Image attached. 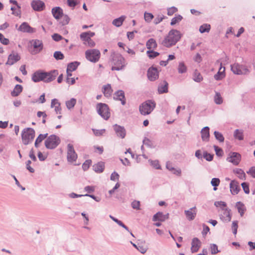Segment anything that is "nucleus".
<instances>
[{
	"instance_id": "20e7f679",
	"label": "nucleus",
	"mask_w": 255,
	"mask_h": 255,
	"mask_svg": "<svg viewBox=\"0 0 255 255\" xmlns=\"http://www.w3.org/2000/svg\"><path fill=\"white\" fill-rule=\"evenodd\" d=\"M95 34V33L94 32H85L81 33L80 37L85 46L92 48L96 45L95 41L91 39V37L94 36Z\"/></svg>"
},
{
	"instance_id": "79ce46f5",
	"label": "nucleus",
	"mask_w": 255,
	"mask_h": 255,
	"mask_svg": "<svg viewBox=\"0 0 255 255\" xmlns=\"http://www.w3.org/2000/svg\"><path fill=\"white\" fill-rule=\"evenodd\" d=\"M47 134H40L36 139L35 142V146L37 147L39 146V144L42 142V141L45 139L47 137Z\"/></svg>"
},
{
	"instance_id": "39448f33",
	"label": "nucleus",
	"mask_w": 255,
	"mask_h": 255,
	"mask_svg": "<svg viewBox=\"0 0 255 255\" xmlns=\"http://www.w3.org/2000/svg\"><path fill=\"white\" fill-rule=\"evenodd\" d=\"M155 107L154 102L148 100L140 105L139 109L140 114L145 116L150 114Z\"/></svg>"
},
{
	"instance_id": "c03bdc74",
	"label": "nucleus",
	"mask_w": 255,
	"mask_h": 255,
	"mask_svg": "<svg viewBox=\"0 0 255 255\" xmlns=\"http://www.w3.org/2000/svg\"><path fill=\"white\" fill-rule=\"evenodd\" d=\"M76 103V100L75 99H71L66 103V107L68 109H70L74 107Z\"/></svg>"
},
{
	"instance_id": "5fc2aeb1",
	"label": "nucleus",
	"mask_w": 255,
	"mask_h": 255,
	"mask_svg": "<svg viewBox=\"0 0 255 255\" xmlns=\"http://www.w3.org/2000/svg\"><path fill=\"white\" fill-rule=\"evenodd\" d=\"M60 18H62L61 22L62 25H66L69 22L70 18L67 15L63 14V16Z\"/></svg>"
},
{
	"instance_id": "393cba45",
	"label": "nucleus",
	"mask_w": 255,
	"mask_h": 255,
	"mask_svg": "<svg viewBox=\"0 0 255 255\" xmlns=\"http://www.w3.org/2000/svg\"><path fill=\"white\" fill-rule=\"evenodd\" d=\"M20 59V57L18 53H12L8 56L6 64L9 65H12L17 61H19Z\"/></svg>"
},
{
	"instance_id": "8fccbe9b",
	"label": "nucleus",
	"mask_w": 255,
	"mask_h": 255,
	"mask_svg": "<svg viewBox=\"0 0 255 255\" xmlns=\"http://www.w3.org/2000/svg\"><path fill=\"white\" fill-rule=\"evenodd\" d=\"M149 162L150 163V165L152 166L154 168L157 169H159L161 168V166L159 163V161L157 160H149Z\"/></svg>"
},
{
	"instance_id": "2eb2a0df",
	"label": "nucleus",
	"mask_w": 255,
	"mask_h": 255,
	"mask_svg": "<svg viewBox=\"0 0 255 255\" xmlns=\"http://www.w3.org/2000/svg\"><path fill=\"white\" fill-rule=\"evenodd\" d=\"M18 30L22 32H27L29 33L35 32V29L31 27L27 22H23L18 27Z\"/></svg>"
},
{
	"instance_id": "2f4dec72",
	"label": "nucleus",
	"mask_w": 255,
	"mask_h": 255,
	"mask_svg": "<svg viewBox=\"0 0 255 255\" xmlns=\"http://www.w3.org/2000/svg\"><path fill=\"white\" fill-rule=\"evenodd\" d=\"M93 170L97 173H101L104 171L105 168V164L103 162H99L95 164L93 166Z\"/></svg>"
},
{
	"instance_id": "0e129e2a",
	"label": "nucleus",
	"mask_w": 255,
	"mask_h": 255,
	"mask_svg": "<svg viewBox=\"0 0 255 255\" xmlns=\"http://www.w3.org/2000/svg\"><path fill=\"white\" fill-rule=\"evenodd\" d=\"M241 185L245 193L249 194L250 193V189L248 184L246 182H243L241 184Z\"/></svg>"
},
{
	"instance_id": "a18cd8bd",
	"label": "nucleus",
	"mask_w": 255,
	"mask_h": 255,
	"mask_svg": "<svg viewBox=\"0 0 255 255\" xmlns=\"http://www.w3.org/2000/svg\"><path fill=\"white\" fill-rule=\"evenodd\" d=\"M220 183V180L218 178H213L211 180V185L214 186V190H216L217 188L216 187L218 186Z\"/></svg>"
},
{
	"instance_id": "4d7b16f0",
	"label": "nucleus",
	"mask_w": 255,
	"mask_h": 255,
	"mask_svg": "<svg viewBox=\"0 0 255 255\" xmlns=\"http://www.w3.org/2000/svg\"><path fill=\"white\" fill-rule=\"evenodd\" d=\"M153 18V15L151 13L145 12L144 13V19L145 20L148 22H149Z\"/></svg>"
},
{
	"instance_id": "bb28decb",
	"label": "nucleus",
	"mask_w": 255,
	"mask_h": 255,
	"mask_svg": "<svg viewBox=\"0 0 255 255\" xmlns=\"http://www.w3.org/2000/svg\"><path fill=\"white\" fill-rule=\"evenodd\" d=\"M51 107L54 109V110L57 114H61V107L60 103L57 99H54L51 101Z\"/></svg>"
},
{
	"instance_id": "e2e57ef3",
	"label": "nucleus",
	"mask_w": 255,
	"mask_h": 255,
	"mask_svg": "<svg viewBox=\"0 0 255 255\" xmlns=\"http://www.w3.org/2000/svg\"><path fill=\"white\" fill-rule=\"evenodd\" d=\"M0 41L1 43L4 45H7L9 43V40L7 38H6L4 37V36L0 33Z\"/></svg>"
},
{
	"instance_id": "423d86ee",
	"label": "nucleus",
	"mask_w": 255,
	"mask_h": 255,
	"mask_svg": "<svg viewBox=\"0 0 255 255\" xmlns=\"http://www.w3.org/2000/svg\"><path fill=\"white\" fill-rule=\"evenodd\" d=\"M125 65V59L121 54L114 55L113 57V70H122Z\"/></svg>"
},
{
	"instance_id": "f03ea898",
	"label": "nucleus",
	"mask_w": 255,
	"mask_h": 255,
	"mask_svg": "<svg viewBox=\"0 0 255 255\" xmlns=\"http://www.w3.org/2000/svg\"><path fill=\"white\" fill-rule=\"evenodd\" d=\"M181 37L180 32L176 29L171 30L162 41V44L167 47H170L176 44Z\"/></svg>"
},
{
	"instance_id": "1a4fd4ad",
	"label": "nucleus",
	"mask_w": 255,
	"mask_h": 255,
	"mask_svg": "<svg viewBox=\"0 0 255 255\" xmlns=\"http://www.w3.org/2000/svg\"><path fill=\"white\" fill-rule=\"evenodd\" d=\"M60 142V139L58 136L51 135L45 140L44 143L47 148L53 149L56 148Z\"/></svg>"
},
{
	"instance_id": "6e6d98bb",
	"label": "nucleus",
	"mask_w": 255,
	"mask_h": 255,
	"mask_svg": "<svg viewBox=\"0 0 255 255\" xmlns=\"http://www.w3.org/2000/svg\"><path fill=\"white\" fill-rule=\"evenodd\" d=\"M92 163L91 160H87L82 165V168L84 171L88 170Z\"/></svg>"
},
{
	"instance_id": "603ef678",
	"label": "nucleus",
	"mask_w": 255,
	"mask_h": 255,
	"mask_svg": "<svg viewBox=\"0 0 255 255\" xmlns=\"http://www.w3.org/2000/svg\"><path fill=\"white\" fill-rule=\"evenodd\" d=\"M238 228V222L237 221H234L232 224V229L233 233L236 235L237 233V230Z\"/></svg>"
},
{
	"instance_id": "0eeeda50",
	"label": "nucleus",
	"mask_w": 255,
	"mask_h": 255,
	"mask_svg": "<svg viewBox=\"0 0 255 255\" xmlns=\"http://www.w3.org/2000/svg\"><path fill=\"white\" fill-rule=\"evenodd\" d=\"M231 71L236 75H248L250 70L246 66L235 63L231 65Z\"/></svg>"
},
{
	"instance_id": "49530a36",
	"label": "nucleus",
	"mask_w": 255,
	"mask_h": 255,
	"mask_svg": "<svg viewBox=\"0 0 255 255\" xmlns=\"http://www.w3.org/2000/svg\"><path fill=\"white\" fill-rule=\"evenodd\" d=\"M193 80L197 82H200L203 80V78L200 73L195 71L193 76Z\"/></svg>"
},
{
	"instance_id": "5701e85b",
	"label": "nucleus",
	"mask_w": 255,
	"mask_h": 255,
	"mask_svg": "<svg viewBox=\"0 0 255 255\" xmlns=\"http://www.w3.org/2000/svg\"><path fill=\"white\" fill-rule=\"evenodd\" d=\"M169 218V214H163L162 212H158L152 218L153 221L164 222Z\"/></svg>"
},
{
	"instance_id": "6ab92c4d",
	"label": "nucleus",
	"mask_w": 255,
	"mask_h": 255,
	"mask_svg": "<svg viewBox=\"0 0 255 255\" xmlns=\"http://www.w3.org/2000/svg\"><path fill=\"white\" fill-rule=\"evenodd\" d=\"M158 72L155 68H150L147 71V77L150 81H155L158 78Z\"/></svg>"
},
{
	"instance_id": "aec40b11",
	"label": "nucleus",
	"mask_w": 255,
	"mask_h": 255,
	"mask_svg": "<svg viewBox=\"0 0 255 255\" xmlns=\"http://www.w3.org/2000/svg\"><path fill=\"white\" fill-rule=\"evenodd\" d=\"M114 129L117 136L121 138H125L126 135V131L124 127L116 125L114 126Z\"/></svg>"
},
{
	"instance_id": "f257e3e1",
	"label": "nucleus",
	"mask_w": 255,
	"mask_h": 255,
	"mask_svg": "<svg viewBox=\"0 0 255 255\" xmlns=\"http://www.w3.org/2000/svg\"><path fill=\"white\" fill-rule=\"evenodd\" d=\"M58 73L57 70H54L50 72H42L37 71L32 76V80L34 82H38L41 81L45 82H50L54 80Z\"/></svg>"
},
{
	"instance_id": "c85d7f7f",
	"label": "nucleus",
	"mask_w": 255,
	"mask_h": 255,
	"mask_svg": "<svg viewBox=\"0 0 255 255\" xmlns=\"http://www.w3.org/2000/svg\"><path fill=\"white\" fill-rule=\"evenodd\" d=\"M201 133L202 140L208 141L210 136L209 128L208 127L203 128L201 131Z\"/></svg>"
},
{
	"instance_id": "13d9d810",
	"label": "nucleus",
	"mask_w": 255,
	"mask_h": 255,
	"mask_svg": "<svg viewBox=\"0 0 255 255\" xmlns=\"http://www.w3.org/2000/svg\"><path fill=\"white\" fill-rule=\"evenodd\" d=\"M204 158L208 161H211L213 160V155L208 153L207 152L205 151L203 155Z\"/></svg>"
},
{
	"instance_id": "4be33fe9",
	"label": "nucleus",
	"mask_w": 255,
	"mask_h": 255,
	"mask_svg": "<svg viewBox=\"0 0 255 255\" xmlns=\"http://www.w3.org/2000/svg\"><path fill=\"white\" fill-rule=\"evenodd\" d=\"M201 246V242L197 238H194L192 240L191 251L192 253L197 252Z\"/></svg>"
},
{
	"instance_id": "58836bf2",
	"label": "nucleus",
	"mask_w": 255,
	"mask_h": 255,
	"mask_svg": "<svg viewBox=\"0 0 255 255\" xmlns=\"http://www.w3.org/2000/svg\"><path fill=\"white\" fill-rule=\"evenodd\" d=\"M80 63L78 62H74L69 63L67 66V69L69 72H72L76 69Z\"/></svg>"
},
{
	"instance_id": "37998d69",
	"label": "nucleus",
	"mask_w": 255,
	"mask_h": 255,
	"mask_svg": "<svg viewBox=\"0 0 255 255\" xmlns=\"http://www.w3.org/2000/svg\"><path fill=\"white\" fill-rule=\"evenodd\" d=\"M234 136L236 138L241 140L244 139L243 131L242 130L236 129L234 132Z\"/></svg>"
},
{
	"instance_id": "774afa93",
	"label": "nucleus",
	"mask_w": 255,
	"mask_h": 255,
	"mask_svg": "<svg viewBox=\"0 0 255 255\" xmlns=\"http://www.w3.org/2000/svg\"><path fill=\"white\" fill-rule=\"evenodd\" d=\"M93 148L94 152L99 154H102L104 151V148L102 146H94Z\"/></svg>"
},
{
	"instance_id": "473e14b6",
	"label": "nucleus",
	"mask_w": 255,
	"mask_h": 255,
	"mask_svg": "<svg viewBox=\"0 0 255 255\" xmlns=\"http://www.w3.org/2000/svg\"><path fill=\"white\" fill-rule=\"evenodd\" d=\"M23 87L20 85H16L14 88L13 91L11 92V95L12 97L18 96L22 91Z\"/></svg>"
},
{
	"instance_id": "09e8293b",
	"label": "nucleus",
	"mask_w": 255,
	"mask_h": 255,
	"mask_svg": "<svg viewBox=\"0 0 255 255\" xmlns=\"http://www.w3.org/2000/svg\"><path fill=\"white\" fill-rule=\"evenodd\" d=\"M214 135L215 138L217 140H219L220 142H223L224 141V137L223 134L217 131H214Z\"/></svg>"
},
{
	"instance_id": "c9c22d12",
	"label": "nucleus",
	"mask_w": 255,
	"mask_h": 255,
	"mask_svg": "<svg viewBox=\"0 0 255 255\" xmlns=\"http://www.w3.org/2000/svg\"><path fill=\"white\" fill-rule=\"evenodd\" d=\"M103 92L105 96L110 97L112 94V89L110 84H107L104 86Z\"/></svg>"
},
{
	"instance_id": "a878e982",
	"label": "nucleus",
	"mask_w": 255,
	"mask_h": 255,
	"mask_svg": "<svg viewBox=\"0 0 255 255\" xmlns=\"http://www.w3.org/2000/svg\"><path fill=\"white\" fill-rule=\"evenodd\" d=\"M51 12L54 17L56 19H59L63 16V9L59 6L53 8Z\"/></svg>"
},
{
	"instance_id": "72a5a7b5",
	"label": "nucleus",
	"mask_w": 255,
	"mask_h": 255,
	"mask_svg": "<svg viewBox=\"0 0 255 255\" xmlns=\"http://www.w3.org/2000/svg\"><path fill=\"white\" fill-rule=\"evenodd\" d=\"M146 46L148 49H154L157 47V43L155 39L150 38L146 42Z\"/></svg>"
},
{
	"instance_id": "dca6fc26",
	"label": "nucleus",
	"mask_w": 255,
	"mask_h": 255,
	"mask_svg": "<svg viewBox=\"0 0 255 255\" xmlns=\"http://www.w3.org/2000/svg\"><path fill=\"white\" fill-rule=\"evenodd\" d=\"M33 46L34 50L32 51L33 54H35L40 52L43 48L42 41L39 40H33L31 42Z\"/></svg>"
},
{
	"instance_id": "052dcab7",
	"label": "nucleus",
	"mask_w": 255,
	"mask_h": 255,
	"mask_svg": "<svg viewBox=\"0 0 255 255\" xmlns=\"http://www.w3.org/2000/svg\"><path fill=\"white\" fill-rule=\"evenodd\" d=\"M214 148L216 152V154L217 156H222L223 155V151L221 148L219 147L216 145H214Z\"/></svg>"
},
{
	"instance_id": "4c0bfd02",
	"label": "nucleus",
	"mask_w": 255,
	"mask_h": 255,
	"mask_svg": "<svg viewBox=\"0 0 255 255\" xmlns=\"http://www.w3.org/2000/svg\"><path fill=\"white\" fill-rule=\"evenodd\" d=\"M187 68L183 62L179 63L178 66V71L180 74H183L187 72Z\"/></svg>"
},
{
	"instance_id": "cd10ccee",
	"label": "nucleus",
	"mask_w": 255,
	"mask_h": 255,
	"mask_svg": "<svg viewBox=\"0 0 255 255\" xmlns=\"http://www.w3.org/2000/svg\"><path fill=\"white\" fill-rule=\"evenodd\" d=\"M166 168L171 171L173 174L181 176V170L179 168H175L173 167L171 164V163L169 162H167L166 164Z\"/></svg>"
},
{
	"instance_id": "3c124183",
	"label": "nucleus",
	"mask_w": 255,
	"mask_h": 255,
	"mask_svg": "<svg viewBox=\"0 0 255 255\" xmlns=\"http://www.w3.org/2000/svg\"><path fill=\"white\" fill-rule=\"evenodd\" d=\"M210 248L211 250V253L213 255L216 254L220 252L218 250V246L216 244H211Z\"/></svg>"
},
{
	"instance_id": "6e6552de",
	"label": "nucleus",
	"mask_w": 255,
	"mask_h": 255,
	"mask_svg": "<svg viewBox=\"0 0 255 255\" xmlns=\"http://www.w3.org/2000/svg\"><path fill=\"white\" fill-rule=\"evenodd\" d=\"M100 55L99 50L96 49H89L85 52L86 59L92 62H97L100 59Z\"/></svg>"
},
{
	"instance_id": "a19ab883",
	"label": "nucleus",
	"mask_w": 255,
	"mask_h": 255,
	"mask_svg": "<svg viewBox=\"0 0 255 255\" xmlns=\"http://www.w3.org/2000/svg\"><path fill=\"white\" fill-rule=\"evenodd\" d=\"M211 28V26L209 24H204L200 26L199 28V31L201 33L208 32Z\"/></svg>"
},
{
	"instance_id": "864d4df0",
	"label": "nucleus",
	"mask_w": 255,
	"mask_h": 255,
	"mask_svg": "<svg viewBox=\"0 0 255 255\" xmlns=\"http://www.w3.org/2000/svg\"><path fill=\"white\" fill-rule=\"evenodd\" d=\"M147 56L150 58H154L159 55V53L157 52L153 51L152 50H148L146 52Z\"/></svg>"
},
{
	"instance_id": "338daca9",
	"label": "nucleus",
	"mask_w": 255,
	"mask_h": 255,
	"mask_svg": "<svg viewBox=\"0 0 255 255\" xmlns=\"http://www.w3.org/2000/svg\"><path fill=\"white\" fill-rule=\"evenodd\" d=\"M247 173L255 178V166L251 167Z\"/></svg>"
},
{
	"instance_id": "ea45409f",
	"label": "nucleus",
	"mask_w": 255,
	"mask_h": 255,
	"mask_svg": "<svg viewBox=\"0 0 255 255\" xmlns=\"http://www.w3.org/2000/svg\"><path fill=\"white\" fill-rule=\"evenodd\" d=\"M214 100L215 103L217 105H221L223 103V99L219 92H216Z\"/></svg>"
},
{
	"instance_id": "412c9836",
	"label": "nucleus",
	"mask_w": 255,
	"mask_h": 255,
	"mask_svg": "<svg viewBox=\"0 0 255 255\" xmlns=\"http://www.w3.org/2000/svg\"><path fill=\"white\" fill-rule=\"evenodd\" d=\"M230 191L233 195L237 194L240 190L239 182L235 180H232L230 184Z\"/></svg>"
},
{
	"instance_id": "f8f14e48",
	"label": "nucleus",
	"mask_w": 255,
	"mask_h": 255,
	"mask_svg": "<svg viewBox=\"0 0 255 255\" xmlns=\"http://www.w3.org/2000/svg\"><path fill=\"white\" fill-rule=\"evenodd\" d=\"M226 160L234 165H238L241 160V155L239 153L231 152L229 153Z\"/></svg>"
},
{
	"instance_id": "f704fd0d",
	"label": "nucleus",
	"mask_w": 255,
	"mask_h": 255,
	"mask_svg": "<svg viewBox=\"0 0 255 255\" xmlns=\"http://www.w3.org/2000/svg\"><path fill=\"white\" fill-rule=\"evenodd\" d=\"M236 207L237 208L238 212L240 213L241 216L242 217L246 211L245 205L242 202H238L236 203Z\"/></svg>"
},
{
	"instance_id": "680f3d73",
	"label": "nucleus",
	"mask_w": 255,
	"mask_h": 255,
	"mask_svg": "<svg viewBox=\"0 0 255 255\" xmlns=\"http://www.w3.org/2000/svg\"><path fill=\"white\" fill-rule=\"evenodd\" d=\"M113 221H115V222H116L119 226L122 227L123 228H124V229H125L127 231H128V232H129V230H128V228L125 226L123 223L122 221L119 220L118 219L114 218L113 217Z\"/></svg>"
},
{
	"instance_id": "de8ad7c7",
	"label": "nucleus",
	"mask_w": 255,
	"mask_h": 255,
	"mask_svg": "<svg viewBox=\"0 0 255 255\" xmlns=\"http://www.w3.org/2000/svg\"><path fill=\"white\" fill-rule=\"evenodd\" d=\"M182 19V16L180 15H178L176 16H175L173 17L171 21L170 24L171 25H174L177 23H178L180 22Z\"/></svg>"
},
{
	"instance_id": "e433bc0d",
	"label": "nucleus",
	"mask_w": 255,
	"mask_h": 255,
	"mask_svg": "<svg viewBox=\"0 0 255 255\" xmlns=\"http://www.w3.org/2000/svg\"><path fill=\"white\" fill-rule=\"evenodd\" d=\"M126 18V16L122 15L121 17L115 19L113 21V24L115 25L117 27L121 26Z\"/></svg>"
},
{
	"instance_id": "7c9ffc66",
	"label": "nucleus",
	"mask_w": 255,
	"mask_h": 255,
	"mask_svg": "<svg viewBox=\"0 0 255 255\" xmlns=\"http://www.w3.org/2000/svg\"><path fill=\"white\" fill-rule=\"evenodd\" d=\"M233 173L236 174L239 179L242 180L246 179V173L242 169L238 168H235L233 170Z\"/></svg>"
},
{
	"instance_id": "bf43d9fd",
	"label": "nucleus",
	"mask_w": 255,
	"mask_h": 255,
	"mask_svg": "<svg viewBox=\"0 0 255 255\" xmlns=\"http://www.w3.org/2000/svg\"><path fill=\"white\" fill-rule=\"evenodd\" d=\"M54 57L57 60H62L64 58L63 54L60 51H56L54 53Z\"/></svg>"
},
{
	"instance_id": "a211bd4d",
	"label": "nucleus",
	"mask_w": 255,
	"mask_h": 255,
	"mask_svg": "<svg viewBox=\"0 0 255 255\" xmlns=\"http://www.w3.org/2000/svg\"><path fill=\"white\" fill-rule=\"evenodd\" d=\"M114 99L117 101H120L123 105H125L126 103L125 93L122 90H118L114 94Z\"/></svg>"
},
{
	"instance_id": "c756f323",
	"label": "nucleus",
	"mask_w": 255,
	"mask_h": 255,
	"mask_svg": "<svg viewBox=\"0 0 255 255\" xmlns=\"http://www.w3.org/2000/svg\"><path fill=\"white\" fill-rule=\"evenodd\" d=\"M168 83L164 81L160 83L158 87V91L159 94L166 93L168 92Z\"/></svg>"
},
{
	"instance_id": "ddd939ff",
	"label": "nucleus",
	"mask_w": 255,
	"mask_h": 255,
	"mask_svg": "<svg viewBox=\"0 0 255 255\" xmlns=\"http://www.w3.org/2000/svg\"><path fill=\"white\" fill-rule=\"evenodd\" d=\"M220 219L224 222H229L232 218L231 210L227 208H222L220 211Z\"/></svg>"
},
{
	"instance_id": "b1692460",
	"label": "nucleus",
	"mask_w": 255,
	"mask_h": 255,
	"mask_svg": "<svg viewBox=\"0 0 255 255\" xmlns=\"http://www.w3.org/2000/svg\"><path fill=\"white\" fill-rule=\"evenodd\" d=\"M225 67L222 66V64L220 63V67L218 72L214 76L216 80L219 81L223 79L225 77Z\"/></svg>"
},
{
	"instance_id": "9d476101",
	"label": "nucleus",
	"mask_w": 255,
	"mask_h": 255,
	"mask_svg": "<svg viewBox=\"0 0 255 255\" xmlns=\"http://www.w3.org/2000/svg\"><path fill=\"white\" fill-rule=\"evenodd\" d=\"M98 112L104 119L107 120L110 117V112L108 106L105 104L100 103L97 105Z\"/></svg>"
},
{
	"instance_id": "f3484780",
	"label": "nucleus",
	"mask_w": 255,
	"mask_h": 255,
	"mask_svg": "<svg viewBox=\"0 0 255 255\" xmlns=\"http://www.w3.org/2000/svg\"><path fill=\"white\" fill-rule=\"evenodd\" d=\"M31 5L33 9L36 11H42L45 8L44 3L40 0H33Z\"/></svg>"
},
{
	"instance_id": "9b49d317",
	"label": "nucleus",
	"mask_w": 255,
	"mask_h": 255,
	"mask_svg": "<svg viewBox=\"0 0 255 255\" xmlns=\"http://www.w3.org/2000/svg\"><path fill=\"white\" fill-rule=\"evenodd\" d=\"M78 157V155L76 153L74 146L72 144L69 143L67 145V158L69 162H73L75 161Z\"/></svg>"
},
{
	"instance_id": "7ed1b4c3",
	"label": "nucleus",
	"mask_w": 255,
	"mask_h": 255,
	"mask_svg": "<svg viewBox=\"0 0 255 255\" xmlns=\"http://www.w3.org/2000/svg\"><path fill=\"white\" fill-rule=\"evenodd\" d=\"M35 136L34 130L30 128L23 129L21 133V138L24 144L27 145L32 142Z\"/></svg>"
},
{
	"instance_id": "4468645a",
	"label": "nucleus",
	"mask_w": 255,
	"mask_h": 255,
	"mask_svg": "<svg viewBox=\"0 0 255 255\" xmlns=\"http://www.w3.org/2000/svg\"><path fill=\"white\" fill-rule=\"evenodd\" d=\"M184 214L188 220H193L197 214V209L196 206L192 207L188 210H185Z\"/></svg>"
},
{
	"instance_id": "69168bd1",
	"label": "nucleus",
	"mask_w": 255,
	"mask_h": 255,
	"mask_svg": "<svg viewBox=\"0 0 255 255\" xmlns=\"http://www.w3.org/2000/svg\"><path fill=\"white\" fill-rule=\"evenodd\" d=\"M93 131L94 132V133L96 135V136H100V135H103V134H104L106 132V130L105 129H93Z\"/></svg>"
}]
</instances>
